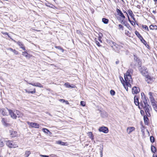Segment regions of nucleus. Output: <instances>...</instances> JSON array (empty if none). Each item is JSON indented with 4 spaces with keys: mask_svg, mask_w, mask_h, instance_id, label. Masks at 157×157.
Instances as JSON below:
<instances>
[{
    "mask_svg": "<svg viewBox=\"0 0 157 157\" xmlns=\"http://www.w3.org/2000/svg\"><path fill=\"white\" fill-rule=\"evenodd\" d=\"M99 131L100 132H103L105 133H107L108 132V128L105 127H102L100 128L99 129Z\"/></svg>",
    "mask_w": 157,
    "mask_h": 157,
    "instance_id": "obj_9",
    "label": "nucleus"
},
{
    "mask_svg": "<svg viewBox=\"0 0 157 157\" xmlns=\"http://www.w3.org/2000/svg\"><path fill=\"white\" fill-rule=\"evenodd\" d=\"M56 143L63 146H67V143L63 142L60 140L56 141Z\"/></svg>",
    "mask_w": 157,
    "mask_h": 157,
    "instance_id": "obj_18",
    "label": "nucleus"
},
{
    "mask_svg": "<svg viewBox=\"0 0 157 157\" xmlns=\"http://www.w3.org/2000/svg\"><path fill=\"white\" fill-rule=\"evenodd\" d=\"M127 27L128 28V29H130V28H131V27L129 25H128L127 26Z\"/></svg>",
    "mask_w": 157,
    "mask_h": 157,
    "instance_id": "obj_56",
    "label": "nucleus"
},
{
    "mask_svg": "<svg viewBox=\"0 0 157 157\" xmlns=\"http://www.w3.org/2000/svg\"><path fill=\"white\" fill-rule=\"evenodd\" d=\"M6 145L10 148H15L17 147V145L15 144H13L12 141H8L6 142Z\"/></svg>",
    "mask_w": 157,
    "mask_h": 157,
    "instance_id": "obj_5",
    "label": "nucleus"
},
{
    "mask_svg": "<svg viewBox=\"0 0 157 157\" xmlns=\"http://www.w3.org/2000/svg\"><path fill=\"white\" fill-rule=\"evenodd\" d=\"M55 48L57 49H58L59 50H62V52H63V50L62 48L60 46H56Z\"/></svg>",
    "mask_w": 157,
    "mask_h": 157,
    "instance_id": "obj_33",
    "label": "nucleus"
},
{
    "mask_svg": "<svg viewBox=\"0 0 157 157\" xmlns=\"http://www.w3.org/2000/svg\"><path fill=\"white\" fill-rule=\"evenodd\" d=\"M4 146L2 142H1L0 144V146L1 147H3Z\"/></svg>",
    "mask_w": 157,
    "mask_h": 157,
    "instance_id": "obj_47",
    "label": "nucleus"
},
{
    "mask_svg": "<svg viewBox=\"0 0 157 157\" xmlns=\"http://www.w3.org/2000/svg\"><path fill=\"white\" fill-rule=\"evenodd\" d=\"M59 101L62 102H64L65 101V100L63 99H60Z\"/></svg>",
    "mask_w": 157,
    "mask_h": 157,
    "instance_id": "obj_44",
    "label": "nucleus"
},
{
    "mask_svg": "<svg viewBox=\"0 0 157 157\" xmlns=\"http://www.w3.org/2000/svg\"><path fill=\"white\" fill-rule=\"evenodd\" d=\"M156 148L155 146H151V150L152 152L155 153L156 151Z\"/></svg>",
    "mask_w": 157,
    "mask_h": 157,
    "instance_id": "obj_22",
    "label": "nucleus"
},
{
    "mask_svg": "<svg viewBox=\"0 0 157 157\" xmlns=\"http://www.w3.org/2000/svg\"><path fill=\"white\" fill-rule=\"evenodd\" d=\"M9 132L10 133V136L11 137L13 138L17 137V132L12 130H10Z\"/></svg>",
    "mask_w": 157,
    "mask_h": 157,
    "instance_id": "obj_10",
    "label": "nucleus"
},
{
    "mask_svg": "<svg viewBox=\"0 0 157 157\" xmlns=\"http://www.w3.org/2000/svg\"><path fill=\"white\" fill-rule=\"evenodd\" d=\"M134 103L135 105H139L138 107L140 109V108L139 105V102L138 101V98L137 97L135 96L134 97Z\"/></svg>",
    "mask_w": 157,
    "mask_h": 157,
    "instance_id": "obj_15",
    "label": "nucleus"
},
{
    "mask_svg": "<svg viewBox=\"0 0 157 157\" xmlns=\"http://www.w3.org/2000/svg\"><path fill=\"white\" fill-rule=\"evenodd\" d=\"M65 85L68 87H72L70 86V85L68 83H66L65 84Z\"/></svg>",
    "mask_w": 157,
    "mask_h": 157,
    "instance_id": "obj_41",
    "label": "nucleus"
},
{
    "mask_svg": "<svg viewBox=\"0 0 157 157\" xmlns=\"http://www.w3.org/2000/svg\"><path fill=\"white\" fill-rule=\"evenodd\" d=\"M87 134L88 136H89L90 138L92 140H93V135L91 132H88L87 133Z\"/></svg>",
    "mask_w": 157,
    "mask_h": 157,
    "instance_id": "obj_23",
    "label": "nucleus"
},
{
    "mask_svg": "<svg viewBox=\"0 0 157 157\" xmlns=\"http://www.w3.org/2000/svg\"><path fill=\"white\" fill-rule=\"evenodd\" d=\"M142 29L144 30H147V31H149V29L148 27L145 25H142Z\"/></svg>",
    "mask_w": 157,
    "mask_h": 157,
    "instance_id": "obj_21",
    "label": "nucleus"
},
{
    "mask_svg": "<svg viewBox=\"0 0 157 157\" xmlns=\"http://www.w3.org/2000/svg\"><path fill=\"white\" fill-rule=\"evenodd\" d=\"M155 3H157V0H153Z\"/></svg>",
    "mask_w": 157,
    "mask_h": 157,
    "instance_id": "obj_62",
    "label": "nucleus"
},
{
    "mask_svg": "<svg viewBox=\"0 0 157 157\" xmlns=\"http://www.w3.org/2000/svg\"><path fill=\"white\" fill-rule=\"evenodd\" d=\"M8 50L10 51L13 52L14 49H13L10 48H8Z\"/></svg>",
    "mask_w": 157,
    "mask_h": 157,
    "instance_id": "obj_49",
    "label": "nucleus"
},
{
    "mask_svg": "<svg viewBox=\"0 0 157 157\" xmlns=\"http://www.w3.org/2000/svg\"><path fill=\"white\" fill-rule=\"evenodd\" d=\"M113 45L114 46H115L117 48H120L121 47L120 46H119V45L116 44L115 42H113Z\"/></svg>",
    "mask_w": 157,
    "mask_h": 157,
    "instance_id": "obj_30",
    "label": "nucleus"
},
{
    "mask_svg": "<svg viewBox=\"0 0 157 157\" xmlns=\"http://www.w3.org/2000/svg\"><path fill=\"white\" fill-rule=\"evenodd\" d=\"M135 34L140 40L141 39H142V36L140 35V34L138 31H136L135 32Z\"/></svg>",
    "mask_w": 157,
    "mask_h": 157,
    "instance_id": "obj_20",
    "label": "nucleus"
},
{
    "mask_svg": "<svg viewBox=\"0 0 157 157\" xmlns=\"http://www.w3.org/2000/svg\"><path fill=\"white\" fill-rule=\"evenodd\" d=\"M130 23L133 26H134L135 25V22L133 21H129Z\"/></svg>",
    "mask_w": 157,
    "mask_h": 157,
    "instance_id": "obj_40",
    "label": "nucleus"
},
{
    "mask_svg": "<svg viewBox=\"0 0 157 157\" xmlns=\"http://www.w3.org/2000/svg\"><path fill=\"white\" fill-rule=\"evenodd\" d=\"M128 13L130 15L133 14L132 11L131 10H129L128 11Z\"/></svg>",
    "mask_w": 157,
    "mask_h": 157,
    "instance_id": "obj_37",
    "label": "nucleus"
},
{
    "mask_svg": "<svg viewBox=\"0 0 157 157\" xmlns=\"http://www.w3.org/2000/svg\"><path fill=\"white\" fill-rule=\"evenodd\" d=\"M140 40L142 42V41H144V39H143V38H142V39H141Z\"/></svg>",
    "mask_w": 157,
    "mask_h": 157,
    "instance_id": "obj_59",
    "label": "nucleus"
},
{
    "mask_svg": "<svg viewBox=\"0 0 157 157\" xmlns=\"http://www.w3.org/2000/svg\"><path fill=\"white\" fill-rule=\"evenodd\" d=\"M100 156L101 157H102L103 154H102V150H101L100 151Z\"/></svg>",
    "mask_w": 157,
    "mask_h": 157,
    "instance_id": "obj_46",
    "label": "nucleus"
},
{
    "mask_svg": "<svg viewBox=\"0 0 157 157\" xmlns=\"http://www.w3.org/2000/svg\"><path fill=\"white\" fill-rule=\"evenodd\" d=\"M149 28L150 29L153 30L156 29H157V26L156 25H151L149 26Z\"/></svg>",
    "mask_w": 157,
    "mask_h": 157,
    "instance_id": "obj_25",
    "label": "nucleus"
},
{
    "mask_svg": "<svg viewBox=\"0 0 157 157\" xmlns=\"http://www.w3.org/2000/svg\"><path fill=\"white\" fill-rule=\"evenodd\" d=\"M132 19H133L134 21H135V18H134V17H132Z\"/></svg>",
    "mask_w": 157,
    "mask_h": 157,
    "instance_id": "obj_64",
    "label": "nucleus"
},
{
    "mask_svg": "<svg viewBox=\"0 0 157 157\" xmlns=\"http://www.w3.org/2000/svg\"><path fill=\"white\" fill-rule=\"evenodd\" d=\"M31 152L30 151H25V157H28L29 155L30 154Z\"/></svg>",
    "mask_w": 157,
    "mask_h": 157,
    "instance_id": "obj_24",
    "label": "nucleus"
},
{
    "mask_svg": "<svg viewBox=\"0 0 157 157\" xmlns=\"http://www.w3.org/2000/svg\"><path fill=\"white\" fill-rule=\"evenodd\" d=\"M110 93L112 95H114L115 94V92L114 90H111L110 91Z\"/></svg>",
    "mask_w": 157,
    "mask_h": 157,
    "instance_id": "obj_35",
    "label": "nucleus"
},
{
    "mask_svg": "<svg viewBox=\"0 0 157 157\" xmlns=\"http://www.w3.org/2000/svg\"><path fill=\"white\" fill-rule=\"evenodd\" d=\"M124 79L126 85L131 88V84L132 83V80L130 73L129 71H127L126 75H125Z\"/></svg>",
    "mask_w": 157,
    "mask_h": 157,
    "instance_id": "obj_2",
    "label": "nucleus"
},
{
    "mask_svg": "<svg viewBox=\"0 0 157 157\" xmlns=\"http://www.w3.org/2000/svg\"><path fill=\"white\" fill-rule=\"evenodd\" d=\"M144 122L145 123H147V120H148V118L146 117H144Z\"/></svg>",
    "mask_w": 157,
    "mask_h": 157,
    "instance_id": "obj_36",
    "label": "nucleus"
},
{
    "mask_svg": "<svg viewBox=\"0 0 157 157\" xmlns=\"http://www.w3.org/2000/svg\"><path fill=\"white\" fill-rule=\"evenodd\" d=\"M116 11L118 15L119 16V18H118V19L121 21V23L124 24L125 22L124 21V20L125 17L124 14L121 11L118 9H117Z\"/></svg>",
    "mask_w": 157,
    "mask_h": 157,
    "instance_id": "obj_4",
    "label": "nucleus"
},
{
    "mask_svg": "<svg viewBox=\"0 0 157 157\" xmlns=\"http://www.w3.org/2000/svg\"><path fill=\"white\" fill-rule=\"evenodd\" d=\"M102 21L105 24H107L108 23L109 20L105 18H103L102 19Z\"/></svg>",
    "mask_w": 157,
    "mask_h": 157,
    "instance_id": "obj_26",
    "label": "nucleus"
},
{
    "mask_svg": "<svg viewBox=\"0 0 157 157\" xmlns=\"http://www.w3.org/2000/svg\"><path fill=\"white\" fill-rule=\"evenodd\" d=\"M14 112L17 115L18 117H21L23 116L22 114L18 110H15L14 111Z\"/></svg>",
    "mask_w": 157,
    "mask_h": 157,
    "instance_id": "obj_17",
    "label": "nucleus"
},
{
    "mask_svg": "<svg viewBox=\"0 0 157 157\" xmlns=\"http://www.w3.org/2000/svg\"><path fill=\"white\" fill-rule=\"evenodd\" d=\"M128 71H129V72H130V73L131 74H132L133 72V70L132 69H130L128 70Z\"/></svg>",
    "mask_w": 157,
    "mask_h": 157,
    "instance_id": "obj_42",
    "label": "nucleus"
},
{
    "mask_svg": "<svg viewBox=\"0 0 157 157\" xmlns=\"http://www.w3.org/2000/svg\"><path fill=\"white\" fill-rule=\"evenodd\" d=\"M141 105L143 107L146 113H148L149 108H150V106L147 104V100L145 97L143 98L142 99V101L141 102Z\"/></svg>",
    "mask_w": 157,
    "mask_h": 157,
    "instance_id": "obj_3",
    "label": "nucleus"
},
{
    "mask_svg": "<svg viewBox=\"0 0 157 157\" xmlns=\"http://www.w3.org/2000/svg\"><path fill=\"white\" fill-rule=\"evenodd\" d=\"M139 69L142 74L146 77V81L148 83H150L152 81V79L150 76L148 75L147 68L143 67H140Z\"/></svg>",
    "mask_w": 157,
    "mask_h": 157,
    "instance_id": "obj_1",
    "label": "nucleus"
},
{
    "mask_svg": "<svg viewBox=\"0 0 157 157\" xmlns=\"http://www.w3.org/2000/svg\"><path fill=\"white\" fill-rule=\"evenodd\" d=\"M152 105L153 106H156V105H155V103H154V102H152Z\"/></svg>",
    "mask_w": 157,
    "mask_h": 157,
    "instance_id": "obj_52",
    "label": "nucleus"
},
{
    "mask_svg": "<svg viewBox=\"0 0 157 157\" xmlns=\"http://www.w3.org/2000/svg\"><path fill=\"white\" fill-rule=\"evenodd\" d=\"M22 55L26 57H28V54L26 52H22Z\"/></svg>",
    "mask_w": 157,
    "mask_h": 157,
    "instance_id": "obj_29",
    "label": "nucleus"
},
{
    "mask_svg": "<svg viewBox=\"0 0 157 157\" xmlns=\"http://www.w3.org/2000/svg\"><path fill=\"white\" fill-rule=\"evenodd\" d=\"M42 131L44 132H45L46 133H47V134H48V132L50 133L49 130L46 128H44L42 129Z\"/></svg>",
    "mask_w": 157,
    "mask_h": 157,
    "instance_id": "obj_28",
    "label": "nucleus"
},
{
    "mask_svg": "<svg viewBox=\"0 0 157 157\" xmlns=\"http://www.w3.org/2000/svg\"><path fill=\"white\" fill-rule=\"evenodd\" d=\"M154 108L155 110L156 111H157V107H156V106H155L154 107Z\"/></svg>",
    "mask_w": 157,
    "mask_h": 157,
    "instance_id": "obj_51",
    "label": "nucleus"
},
{
    "mask_svg": "<svg viewBox=\"0 0 157 157\" xmlns=\"http://www.w3.org/2000/svg\"><path fill=\"white\" fill-rule=\"evenodd\" d=\"M13 52L16 55H17L18 54V52L15 49L13 50Z\"/></svg>",
    "mask_w": 157,
    "mask_h": 157,
    "instance_id": "obj_38",
    "label": "nucleus"
},
{
    "mask_svg": "<svg viewBox=\"0 0 157 157\" xmlns=\"http://www.w3.org/2000/svg\"><path fill=\"white\" fill-rule=\"evenodd\" d=\"M123 12L124 13H126V12L124 10H123Z\"/></svg>",
    "mask_w": 157,
    "mask_h": 157,
    "instance_id": "obj_63",
    "label": "nucleus"
},
{
    "mask_svg": "<svg viewBox=\"0 0 157 157\" xmlns=\"http://www.w3.org/2000/svg\"><path fill=\"white\" fill-rule=\"evenodd\" d=\"M119 61H117L116 62V64H118L119 63Z\"/></svg>",
    "mask_w": 157,
    "mask_h": 157,
    "instance_id": "obj_55",
    "label": "nucleus"
},
{
    "mask_svg": "<svg viewBox=\"0 0 157 157\" xmlns=\"http://www.w3.org/2000/svg\"><path fill=\"white\" fill-rule=\"evenodd\" d=\"M99 41L100 42H102V41H101V38H100V37H99Z\"/></svg>",
    "mask_w": 157,
    "mask_h": 157,
    "instance_id": "obj_60",
    "label": "nucleus"
},
{
    "mask_svg": "<svg viewBox=\"0 0 157 157\" xmlns=\"http://www.w3.org/2000/svg\"><path fill=\"white\" fill-rule=\"evenodd\" d=\"M1 122L3 125L6 127L10 126V124L8 123L9 122V119L7 118H3L2 119Z\"/></svg>",
    "mask_w": 157,
    "mask_h": 157,
    "instance_id": "obj_7",
    "label": "nucleus"
},
{
    "mask_svg": "<svg viewBox=\"0 0 157 157\" xmlns=\"http://www.w3.org/2000/svg\"><path fill=\"white\" fill-rule=\"evenodd\" d=\"M120 79L124 88L127 91H128V86L126 85V83H125V80H124L123 78L121 77H120Z\"/></svg>",
    "mask_w": 157,
    "mask_h": 157,
    "instance_id": "obj_11",
    "label": "nucleus"
},
{
    "mask_svg": "<svg viewBox=\"0 0 157 157\" xmlns=\"http://www.w3.org/2000/svg\"><path fill=\"white\" fill-rule=\"evenodd\" d=\"M148 94L150 96V98L151 99H152L153 98L152 97V93L151 92H150Z\"/></svg>",
    "mask_w": 157,
    "mask_h": 157,
    "instance_id": "obj_32",
    "label": "nucleus"
},
{
    "mask_svg": "<svg viewBox=\"0 0 157 157\" xmlns=\"http://www.w3.org/2000/svg\"><path fill=\"white\" fill-rule=\"evenodd\" d=\"M7 109L8 110L9 114L12 118L13 119H16L17 118V116L12 110L9 109L8 108H7Z\"/></svg>",
    "mask_w": 157,
    "mask_h": 157,
    "instance_id": "obj_8",
    "label": "nucleus"
},
{
    "mask_svg": "<svg viewBox=\"0 0 157 157\" xmlns=\"http://www.w3.org/2000/svg\"><path fill=\"white\" fill-rule=\"evenodd\" d=\"M135 130V128L132 127H128L127 128V133L129 134H130L132 132L134 131Z\"/></svg>",
    "mask_w": 157,
    "mask_h": 157,
    "instance_id": "obj_16",
    "label": "nucleus"
},
{
    "mask_svg": "<svg viewBox=\"0 0 157 157\" xmlns=\"http://www.w3.org/2000/svg\"><path fill=\"white\" fill-rule=\"evenodd\" d=\"M17 44L19 45L20 47L22 48L23 50H25V47H24L23 44L20 41H18L17 42Z\"/></svg>",
    "mask_w": 157,
    "mask_h": 157,
    "instance_id": "obj_19",
    "label": "nucleus"
},
{
    "mask_svg": "<svg viewBox=\"0 0 157 157\" xmlns=\"http://www.w3.org/2000/svg\"><path fill=\"white\" fill-rule=\"evenodd\" d=\"M35 92H36V89L35 88H34L33 89V91H29V93L33 94L34 93H35Z\"/></svg>",
    "mask_w": 157,
    "mask_h": 157,
    "instance_id": "obj_39",
    "label": "nucleus"
},
{
    "mask_svg": "<svg viewBox=\"0 0 157 157\" xmlns=\"http://www.w3.org/2000/svg\"><path fill=\"white\" fill-rule=\"evenodd\" d=\"M130 16H131V17L132 18V17H134V14H132V15H130Z\"/></svg>",
    "mask_w": 157,
    "mask_h": 157,
    "instance_id": "obj_54",
    "label": "nucleus"
},
{
    "mask_svg": "<svg viewBox=\"0 0 157 157\" xmlns=\"http://www.w3.org/2000/svg\"><path fill=\"white\" fill-rule=\"evenodd\" d=\"M25 81L28 83L29 84H30L32 85H33V86H38V87H41V88L43 87V86L42 85L40 84V83L37 82V83H29L27 81Z\"/></svg>",
    "mask_w": 157,
    "mask_h": 157,
    "instance_id": "obj_12",
    "label": "nucleus"
},
{
    "mask_svg": "<svg viewBox=\"0 0 157 157\" xmlns=\"http://www.w3.org/2000/svg\"><path fill=\"white\" fill-rule=\"evenodd\" d=\"M150 140L151 142L152 143H153L155 141V138L152 136H151L150 137Z\"/></svg>",
    "mask_w": 157,
    "mask_h": 157,
    "instance_id": "obj_31",
    "label": "nucleus"
},
{
    "mask_svg": "<svg viewBox=\"0 0 157 157\" xmlns=\"http://www.w3.org/2000/svg\"><path fill=\"white\" fill-rule=\"evenodd\" d=\"M127 17H128V20L129 21H130V18H129V16H128H128H127Z\"/></svg>",
    "mask_w": 157,
    "mask_h": 157,
    "instance_id": "obj_53",
    "label": "nucleus"
},
{
    "mask_svg": "<svg viewBox=\"0 0 157 157\" xmlns=\"http://www.w3.org/2000/svg\"><path fill=\"white\" fill-rule=\"evenodd\" d=\"M40 156L42 157H49V156L46 155H40Z\"/></svg>",
    "mask_w": 157,
    "mask_h": 157,
    "instance_id": "obj_43",
    "label": "nucleus"
},
{
    "mask_svg": "<svg viewBox=\"0 0 157 157\" xmlns=\"http://www.w3.org/2000/svg\"><path fill=\"white\" fill-rule=\"evenodd\" d=\"M65 102H66V104H69V103L67 101H65Z\"/></svg>",
    "mask_w": 157,
    "mask_h": 157,
    "instance_id": "obj_58",
    "label": "nucleus"
},
{
    "mask_svg": "<svg viewBox=\"0 0 157 157\" xmlns=\"http://www.w3.org/2000/svg\"><path fill=\"white\" fill-rule=\"evenodd\" d=\"M25 91L26 92L28 93H29V91H28L27 90L25 89Z\"/></svg>",
    "mask_w": 157,
    "mask_h": 157,
    "instance_id": "obj_57",
    "label": "nucleus"
},
{
    "mask_svg": "<svg viewBox=\"0 0 157 157\" xmlns=\"http://www.w3.org/2000/svg\"><path fill=\"white\" fill-rule=\"evenodd\" d=\"M153 157H157V156L156 155H153Z\"/></svg>",
    "mask_w": 157,
    "mask_h": 157,
    "instance_id": "obj_61",
    "label": "nucleus"
},
{
    "mask_svg": "<svg viewBox=\"0 0 157 157\" xmlns=\"http://www.w3.org/2000/svg\"><path fill=\"white\" fill-rule=\"evenodd\" d=\"M124 26L121 24L118 25V29L119 30H124Z\"/></svg>",
    "mask_w": 157,
    "mask_h": 157,
    "instance_id": "obj_27",
    "label": "nucleus"
},
{
    "mask_svg": "<svg viewBox=\"0 0 157 157\" xmlns=\"http://www.w3.org/2000/svg\"><path fill=\"white\" fill-rule=\"evenodd\" d=\"M142 42L145 45H146L147 44L145 40L143 41Z\"/></svg>",
    "mask_w": 157,
    "mask_h": 157,
    "instance_id": "obj_50",
    "label": "nucleus"
},
{
    "mask_svg": "<svg viewBox=\"0 0 157 157\" xmlns=\"http://www.w3.org/2000/svg\"><path fill=\"white\" fill-rule=\"evenodd\" d=\"M140 89H137L136 87L135 86L133 87L132 89V93L133 94H136L139 92Z\"/></svg>",
    "mask_w": 157,
    "mask_h": 157,
    "instance_id": "obj_14",
    "label": "nucleus"
},
{
    "mask_svg": "<svg viewBox=\"0 0 157 157\" xmlns=\"http://www.w3.org/2000/svg\"><path fill=\"white\" fill-rule=\"evenodd\" d=\"M6 109H0V112L3 116L7 115V112Z\"/></svg>",
    "mask_w": 157,
    "mask_h": 157,
    "instance_id": "obj_13",
    "label": "nucleus"
},
{
    "mask_svg": "<svg viewBox=\"0 0 157 157\" xmlns=\"http://www.w3.org/2000/svg\"><path fill=\"white\" fill-rule=\"evenodd\" d=\"M27 123L29 125V128H39L40 127L39 125L36 123L30 122L29 121H27Z\"/></svg>",
    "mask_w": 157,
    "mask_h": 157,
    "instance_id": "obj_6",
    "label": "nucleus"
},
{
    "mask_svg": "<svg viewBox=\"0 0 157 157\" xmlns=\"http://www.w3.org/2000/svg\"><path fill=\"white\" fill-rule=\"evenodd\" d=\"M81 105L83 106H84L85 105V101H82L80 102Z\"/></svg>",
    "mask_w": 157,
    "mask_h": 157,
    "instance_id": "obj_34",
    "label": "nucleus"
},
{
    "mask_svg": "<svg viewBox=\"0 0 157 157\" xmlns=\"http://www.w3.org/2000/svg\"><path fill=\"white\" fill-rule=\"evenodd\" d=\"M2 33L3 34H6V35H8V33L7 32H2Z\"/></svg>",
    "mask_w": 157,
    "mask_h": 157,
    "instance_id": "obj_48",
    "label": "nucleus"
},
{
    "mask_svg": "<svg viewBox=\"0 0 157 157\" xmlns=\"http://www.w3.org/2000/svg\"><path fill=\"white\" fill-rule=\"evenodd\" d=\"M96 44L98 46H101V45L100 44V43L98 41H96Z\"/></svg>",
    "mask_w": 157,
    "mask_h": 157,
    "instance_id": "obj_45",
    "label": "nucleus"
}]
</instances>
